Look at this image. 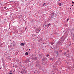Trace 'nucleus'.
Returning a JSON list of instances; mask_svg holds the SVG:
<instances>
[{
    "mask_svg": "<svg viewBox=\"0 0 74 74\" xmlns=\"http://www.w3.org/2000/svg\"><path fill=\"white\" fill-rule=\"evenodd\" d=\"M40 29L39 27H38L36 29V31H37V32L38 33H39L40 32Z\"/></svg>",
    "mask_w": 74,
    "mask_h": 74,
    "instance_id": "f257e3e1",
    "label": "nucleus"
},
{
    "mask_svg": "<svg viewBox=\"0 0 74 74\" xmlns=\"http://www.w3.org/2000/svg\"><path fill=\"white\" fill-rule=\"evenodd\" d=\"M43 61H45V60H47V58L46 57H44L42 59Z\"/></svg>",
    "mask_w": 74,
    "mask_h": 74,
    "instance_id": "f03ea898",
    "label": "nucleus"
},
{
    "mask_svg": "<svg viewBox=\"0 0 74 74\" xmlns=\"http://www.w3.org/2000/svg\"><path fill=\"white\" fill-rule=\"evenodd\" d=\"M21 45V46H22V47H23V46H24V45H25V44L22 43H21V44L20 45Z\"/></svg>",
    "mask_w": 74,
    "mask_h": 74,
    "instance_id": "7ed1b4c3",
    "label": "nucleus"
},
{
    "mask_svg": "<svg viewBox=\"0 0 74 74\" xmlns=\"http://www.w3.org/2000/svg\"><path fill=\"white\" fill-rule=\"evenodd\" d=\"M29 62H30V61H29V60H27L25 62V63H29Z\"/></svg>",
    "mask_w": 74,
    "mask_h": 74,
    "instance_id": "20e7f679",
    "label": "nucleus"
},
{
    "mask_svg": "<svg viewBox=\"0 0 74 74\" xmlns=\"http://www.w3.org/2000/svg\"><path fill=\"white\" fill-rule=\"evenodd\" d=\"M50 59L51 60H53V58H52L51 57L50 58Z\"/></svg>",
    "mask_w": 74,
    "mask_h": 74,
    "instance_id": "39448f33",
    "label": "nucleus"
},
{
    "mask_svg": "<svg viewBox=\"0 0 74 74\" xmlns=\"http://www.w3.org/2000/svg\"><path fill=\"white\" fill-rule=\"evenodd\" d=\"M58 5H59V6H61V5H62V4L60 3H58Z\"/></svg>",
    "mask_w": 74,
    "mask_h": 74,
    "instance_id": "423d86ee",
    "label": "nucleus"
},
{
    "mask_svg": "<svg viewBox=\"0 0 74 74\" xmlns=\"http://www.w3.org/2000/svg\"><path fill=\"white\" fill-rule=\"evenodd\" d=\"M51 25V24H49L47 25V27H49V26H50Z\"/></svg>",
    "mask_w": 74,
    "mask_h": 74,
    "instance_id": "0eeeda50",
    "label": "nucleus"
},
{
    "mask_svg": "<svg viewBox=\"0 0 74 74\" xmlns=\"http://www.w3.org/2000/svg\"><path fill=\"white\" fill-rule=\"evenodd\" d=\"M54 43H53V42H51V45H53V44Z\"/></svg>",
    "mask_w": 74,
    "mask_h": 74,
    "instance_id": "6e6552de",
    "label": "nucleus"
},
{
    "mask_svg": "<svg viewBox=\"0 0 74 74\" xmlns=\"http://www.w3.org/2000/svg\"><path fill=\"white\" fill-rule=\"evenodd\" d=\"M29 53H28L27 52H26L25 53V55H28Z\"/></svg>",
    "mask_w": 74,
    "mask_h": 74,
    "instance_id": "1a4fd4ad",
    "label": "nucleus"
},
{
    "mask_svg": "<svg viewBox=\"0 0 74 74\" xmlns=\"http://www.w3.org/2000/svg\"><path fill=\"white\" fill-rule=\"evenodd\" d=\"M56 53H57V56H58V54H59V53H58V51H57L56 52Z\"/></svg>",
    "mask_w": 74,
    "mask_h": 74,
    "instance_id": "9d476101",
    "label": "nucleus"
},
{
    "mask_svg": "<svg viewBox=\"0 0 74 74\" xmlns=\"http://www.w3.org/2000/svg\"><path fill=\"white\" fill-rule=\"evenodd\" d=\"M37 58L36 57H35L34 58V60H37Z\"/></svg>",
    "mask_w": 74,
    "mask_h": 74,
    "instance_id": "9b49d317",
    "label": "nucleus"
},
{
    "mask_svg": "<svg viewBox=\"0 0 74 74\" xmlns=\"http://www.w3.org/2000/svg\"><path fill=\"white\" fill-rule=\"evenodd\" d=\"M49 56V54H47V55H46V57H48V56Z\"/></svg>",
    "mask_w": 74,
    "mask_h": 74,
    "instance_id": "f8f14e48",
    "label": "nucleus"
},
{
    "mask_svg": "<svg viewBox=\"0 0 74 74\" xmlns=\"http://www.w3.org/2000/svg\"><path fill=\"white\" fill-rule=\"evenodd\" d=\"M64 54V55H66V52L64 53V54Z\"/></svg>",
    "mask_w": 74,
    "mask_h": 74,
    "instance_id": "ddd939ff",
    "label": "nucleus"
},
{
    "mask_svg": "<svg viewBox=\"0 0 74 74\" xmlns=\"http://www.w3.org/2000/svg\"><path fill=\"white\" fill-rule=\"evenodd\" d=\"M32 22H34V20H32Z\"/></svg>",
    "mask_w": 74,
    "mask_h": 74,
    "instance_id": "4468645a",
    "label": "nucleus"
},
{
    "mask_svg": "<svg viewBox=\"0 0 74 74\" xmlns=\"http://www.w3.org/2000/svg\"><path fill=\"white\" fill-rule=\"evenodd\" d=\"M60 52H62V51L61 50L60 51Z\"/></svg>",
    "mask_w": 74,
    "mask_h": 74,
    "instance_id": "2eb2a0df",
    "label": "nucleus"
},
{
    "mask_svg": "<svg viewBox=\"0 0 74 74\" xmlns=\"http://www.w3.org/2000/svg\"><path fill=\"white\" fill-rule=\"evenodd\" d=\"M4 8H5V9H6V8H7V7H4Z\"/></svg>",
    "mask_w": 74,
    "mask_h": 74,
    "instance_id": "dca6fc26",
    "label": "nucleus"
},
{
    "mask_svg": "<svg viewBox=\"0 0 74 74\" xmlns=\"http://www.w3.org/2000/svg\"><path fill=\"white\" fill-rule=\"evenodd\" d=\"M45 4H46V3H45L44 4H43L44 5H45Z\"/></svg>",
    "mask_w": 74,
    "mask_h": 74,
    "instance_id": "f3484780",
    "label": "nucleus"
},
{
    "mask_svg": "<svg viewBox=\"0 0 74 74\" xmlns=\"http://www.w3.org/2000/svg\"><path fill=\"white\" fill-rule=\"evenodd\" d=\"M69 19L68 18V19L67 20V21H69Z\"/></svg>",
    "mask_w": 74,
    "mask_h": 74,
    "instance_id": "a211bd4d",
    "label": "nucleus"
},
{
    "mask_svg": "<svg viewBox=\"0 0 74 74\" xmlns=\"http://www.w3.org/2000/svg\"><path fill=\"white\" fill-rule=\"evenodd\" d=\"M12 73H10V74H12Z\"/></svg>",
    "mask_w": 74,
    "mask_h": 74,
    "instance_id": "6ab92c4d",
    "label": "nucleus"
},
{
    "mask_svg": "<svg viewBox=\"0 0 74 74\" xmlns=\"http://www.w3.org/2000/svg\"><path fill=\"white\" fill-rule=\"evenodd\" d=\"M72 3L73 4H74V2H72Z\"/></svg>",
    "mask_w": 74,
    "mask_h": 74,
    "instance_id": "aec40b11",
    "label": "nucleus"
},
{
    "mask_svg": "<svg viewBox=\"0 0 74 74\" xmlns=\"http://www.w3.org/2000/svg\"><path fill=\"white\" fill-rule=\"evenodd\" d=\"M67 52H69V50H68V51H67Z\"/></svg>",
    "mask_w": 74,
    "mask_h": 74,
    "instance_id": "412c9836",
    "label": "nucleus"
},
{
    "mask_svg": "<svg viewBox=\"0 0 74 74\" xmlns=\"http://www.w3.org/2000/svg\"><path fill=\"white\" fill-rule=\"evenodd\" d=\"M60 1V0H59V1Z\"/></svg>",
    "mask_w": 74,
    "mask_h": 74,
    "instance_id": "4be33fe9",
    "label": "nucleus"
},
{
    "mask_svg": "<svg viewBox=\"0 0 74 74\" xmlns=\"http://www.w3.org/2000/svg\"><path fill=\"white\" fill-rule=\"evenodd\" d=\"M28 60H29V58L28 59Z\"/></svg>",
    "mask_w": 74,
    "mask_h": 74,
    "instance_id": "5701e85b",
    "label": "nucleus"
},
{
    "mask_svg": "<svg viewBox=\"0 0 74 74\" xmlns=\"http://www.w3.org/2000/svg\"><path fill=\"white\" fill-rule=\"evenodd\" d=\"M72 6H73V5H72Z\"/></svg>",
    "mask_w": 74,
    "mask_h": 74,
    "instance_id": "b1692460",
    "label": "nucleus"
},
{
    "mask_svg": "<svg viewBox=\"0 0 74 74\" xmlns=\"http://www.w3.org/2000/svg\"><path fill=\"white\" fill-rule=\"evenodd\" d=\"M45 26H47V25H45Z\"/></svg>",
    "mask_w": 74,
    "mask_h": 74,
    "instance_id": "393cba45",
    "label": "nucleus"
}]
</instances>
